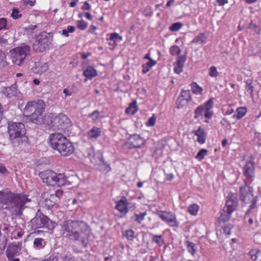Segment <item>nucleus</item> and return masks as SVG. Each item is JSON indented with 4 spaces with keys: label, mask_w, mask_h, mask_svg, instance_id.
I'll return each mask as SVG.
<instances>
[{
    "label": "nucleus",
    "mask_w": 261,
    "mask_h": 261,
    "mask_svg": "<svg viewBox=\"0 0 261 261\" xmlns=\"http://www.w3.org/2000/svg\"><path fill=\"white\" fill-rule=\"evenodd\" d=\"M30 201L25 194L14 193L8 189L0 191L1 208L8 211L12 216H21L25 203Z\"/></svg>",
    "instance_id": "nucleus-1"
},
{
    "label": "nucleus",
    "mask_w": 261,
    "mask_h": 261,
    "mask_svg": "<svg viewBox=\"0 0 261 261\" xmlns=\"http://www.w3.org/2000/svg\"><path fill=\"white\" fill-rule=\"evenodd\" d=\"M61 225L64 237H68L70 240L81 241L84 247L87 246L89 227L86 223L82 221L68 220L64 221Z\"/></svg>",
    "instance_id": "nucleus-2"
},
{
    "label": "nucleus",
    "mask_w": 261,
    "mask_h": 261,
    "mask_svg": "<svg viewBox=\"0 0 261 261\" xmlns=\"http://www.w3.org/2000/svg\"><path fill=\"white\" fill-rule=\"evenodd\" d=\"M45 104L43 100L28 102L24 109V113L32 122L40 125L44 122L43 112Z\"/></svg>",
    "instance_id": "nucleus-3"
},
{
    "label": "nucleus",
    "mask_w": 261,
    "mask_h": 261,
    "mask_svg": "<svg viewBox=\"0 0 261 261\" xmlns=\"http://www.w3.org/2000/svg\"><path fill=\"white\" fill-rule=\"evenodd\" d=\"M39 175L43 182L48 185L62 187L66 185L67 182L64 174H57L54 171L49 170L40 172Z\"/></svg>",
    "instance_id": "nucleus-4"
},
{
    "label": "nucleus",
    "mask_w": 261,
    "mask_h": 261,
    "mask_svg": "<svg viewBox=\"0 0 261 261\" xmlns=\"http://www.w3.org/2000/svg\"><path fill=\"white\" fill-rule=\"evenodd\" d=\"M214 99L210 98L207 101L200 105L194 110V118L195 119H202L203 116L207 119H211L213 114Z\"/></svg>",
    "instance_id": "nucleus-5"
},
{
    "label": "nucleus",
    "mask_w": 261,
    "mask_h": 261,
    "mask_svg": "<svg viewBox=\"0 0 261 261\" xmlns=\"http://www.w3.org/2000/svg\"><path fill=\"white\" fill-rule=\"evenodd\" d=\"M8 133L13 144L19 143L20 140L25 134L24 124L21 122L9 124Z\"/></svg>",
    "instance_id": "nucleus-6"
},
{
    "label": "nucleus",
    "mask_w": 261,
    "mask_h": 261,
    "mask_svg": "<svg viewBox=\"0 0 261 261\" xmlns=\"http://www.w3.org/2000/svg\"><path fill=\"white\" fill-rule=\"evenodd\" d=\"M30 52V47L28 45H23L14 48L12 53L13 62L16 65H22L26 57L29 55Z\"/></svg>",
    "instance_id": "nucleus-7"
},
{
    "label": "nucleus",
    "mask_w": 261,
    "mask_h": 261,
    "mask_svg": "<svg viewBox=\"0 0 261 261\" xmlns=\"http://www.w3.org/2000/svg\"><path fill=\"white\" fill-rule=\"evenodd\" d=\"M51 39L46 32H42L36 37L33 44V49L36 52L42 53L48 48L51 44Z\"/></svg>",
    "instance_id": "nucleus-8"
},
{
    "label": "nucleus",
    "mask_w": 261,
    "mask_h": 261,
    "mask_svg": "<svg viewBox=\"0 0 261 261\" xmlns=\"http://www.w3.org/2000/svg\"><path fill=\"white\" fill-rule=\"evenodd\" d=\"M240 199L245 204L251 203L250 209L254 208L256 205V201L253 197L252 188L245 185L240 187Z\"/></svg>",
    "instance_id": "nucleus-9"
},
{
    "label": "nucleus",
    "mask_w": 261,
    "mask_h": 261,
    "mask_svg": "<svg viewBox=\"0 0 261 261\" xmlns=\"http://www.w3.org/2000/svg\"><path fill=\"white\" fill-rule=\"evenodd\" d=\"M31 222L35 228H45L52 230L56 226L55 222L43 214L37 215L31 220Z\"/></svg>",
    "instance_id": "nucleus-10"
},
{
    "label": "nucleus",
    "mask_w": 261,
    "mask_h": 261,
    "mask_svg": "<svg viewBox=\"0 0 261 261\" xmlns=\"http://www.w3.org/2000/svg\"><path fill=\"white\" fill-rule=\"evenodd\" d=\"M51 127L55 129L64 130L69 128L71 125L70 119L65 114L60 113L53 118L51 121Z\"/></svg>",
    "instance_id": "nucleus-11"
},
{
    "label": "nucleus",
    "mask_w": 261,
    "mask_h": 261,
    "mask_svg": "<svg viewBox=\"0 0 261 261\" xmlns=\"http://www.w3.org/2000/svg\"><path fill=\"white\" fill-rule=\"evenodd\" d=\"M156 214L169 226L171 227H178L179 223L177 220L176 215L174 213L166 211H157Z\"/></svg>",
    "instance_id": "nucleus-12"
},
{
    "label": "nucleus",
    "mask_w": 261,
    "mask_h": 261,
    "mask_svg": "<svg viewBox=\"0 0 261 261\" xmlns=\"http://www.w3.org/2000/svg\"><path fill=\"white\" fill-rule=\"evenodd\" d=\"M83 154L85 158H88L95 166L99 164L103 160L101 152L100 151L95 152L92 147L83 149Z\"/></svg>",
    "instance_id": "nucleus-13"
},
{
    "label": "nucleus",
    "mask_w": 261,
    "mask_h": 261,
    "mask_svg": "<svg viewBox=\"0 0 261 261\" xmlns=\"http://www.w3.org/2000/svg\"><path fill=\"white\" fill-rule=\"evenodd\" d=\"M68 139L61 133H54L50 135L49 143L51 147L59 151L63 145Z\"/></svg>",
    "instance_id": "nucleus-14"
},
{
    "label": "nucleus",
    "mask_w": 261,
    "mask_h": 261,
    "mask_svg": "<svg viewBox=\"0 0 261 261\" xmlns=\"http://www.w3.org/2000/svg\"><path fill=\"white\" fill-rule=\"evenodd\" d=\"M249 159L250 160L246 162L243 167V173L247 179L253 180L255 177V159L253 155H251Z\"/></svg>",
    "instance_id": "nucleus-15"
},
{
    "label": "nucleus",
    "mask_w": 261,
    "mask_h": 261,
    "mask_svg": "<svg viewBox=\"0 0 261 261\" xmlns=\"http://www.w3.org/2000/svg\"><path fill=\"white\" fill-rule=\"evenodd\" d=\"M192 100L191 92L189 90L182 89L180 91L176 103L178 109L183 108Z\"/></svg>",
    "instance_id": "nucleus-16"
},
{
    "label": "nucleus",
    "mask_w": 261,
    "mask_h": 261,
    "mask_svg": "<svg viewBox=\"0 0 261 261\" xmlns=\"http://www.w3.org/2000/svg\"><path fill=\"white\" fill-rule=\"evenodd\" d=\"M238 199L237 197L232 194H229L226 197L225 205L223 208L224 211L228 214H232L237 208Z\"/></svg>",
    "instance_id": "nucleus-17"
},
{
    "label": "nucleus",
    "mask_w": 261,
    "mask_h": 261,
    "mask_svg": "<svg viewBox=\"0 0 261 261\" xmlns=\"http://www.w3.org/2000/svg\"><path fill=\"white\" fill-rule=\"evenodd\" d=\"M40 202L42 205L49 209L57 202V198L56 196H53L50 192H45L41 195Z\"/></svg>",
    "instance_id": "nucleus-18"
},
{
    "label": "nucleus",
    "mask_w": 261,
    "mask_h": 261,
    "mask_svg": "<svg viewBox=\"0 0 261 261\" xmlns=\"http://www.w3.org/2000/svg\"><path fill=\"white\" fill-rule=\"evenodd\" d=\"M1 92L8 98L18 96L20 93L17 89V85L16 82L11 86L2 87Z\"/></svg>",
    "instance_id": "nucleus-19"
},
{
    "label": "nucleus",
    "mask_w": 261,
    "mask_h": 261,
    "mask_svg": "<svg viewBox=\"0 0 261 261\" xmlns=\"http://www.w3.org/2000/svg\"><path fill=\"white\" fill-rule=\"evenodd\" d=\"M21 244V242H19L17 244H11L9 245L6 250L7 257L17 256L19 255Z\"/></svg>",
    "instance_id": "nucleus-20"
},
{
    "label": "nucleus",
    "mask_w": 261,
    "mask_h": 261,
    "mask_svg": "<svg viewBox=\"0 0 261 261\" xmlns=\"http://www.w3.org/2000/svg\"><path fill=\"white\" fill-rule=\"evenodd\" d=\"M74 150V147L72 143L67 140L59 152L63 156H68L71 154Z\"/></svg>",
    "instance_id": "nucleus-21"
},
{
    "label": "nucleus",
    "mask_w": 261,
    "mask_h": 261,
    "mask_svg": "<svg viewBox=\"0 0 261 261\" xmlns=\"http://www.w3.org/2000/svg\"><path fill=\"white\" fill-rule=\"evenodd\" d=\"M185 56H178L174 64V71L175 73L179 74L183 70V67L186 60Z\"/></svg>",
    "instance_id": "nucleus-22"
},
{
    "label": "nucleus",
    "mask_w": 261,
    "mask_h": 261,
    "mask_svg": "<svg viewBox=\"0 0 261 261\" xmlns=\"http://www.w3.org/2000/svg\"><path fill=\"white\" fill-rule=\"evenodd\" d=\"M193 134L197 137V141L200 144H203L205 142L206 133L201 127H198L197 130L193 131Z\"/></svg>",
    "instance_id": "nucleus-23"
},
{
    "label": "nucleus",
    "mask_w": 261,
    "mask_h": 261,
    "mask_svg": "<svg viewBox=\"0 0 261 261\" xmlns=\"http://www.w3.org/2000/svg\"><path fill=\"white\" fill-rule=\"evenodd\" d=\"M127 200L125 197H122L116 203L115 208L122 214L125 215L128 212Z\"/></svg>",
    "instance_id": "nucleus-24"
},
{
    "label": "nucleus",
    "mask_w": 261,
    "mask_h": 261,
    "mask_svg": "<svg viewBox=\"0 0 261 261\" xmlns=\"http://www.w3.org/2000/svg\"><path fill=\"white\" fill-rule=\"evenodd\" d=\"M220 215L217 218L218 226H221L224 224L226 222H228L231 218V214H228L227 212L224 211V210L220 212Z\"/></svg>",
    "instance_id": "nucleus-25"
},
{
    "label": "nucleus",
    "mask_w": 261,
    "mask_h": 261,
    "mask_svg": "<svg viewBox=\"0 0 261 261\" xmlns=\"http://www.w3.org/2000/svg\"><path fill=\"white\" fill-rule=\"evenodd\" d=\"M145 143V141L140 136L132 135V147L139 148Z\"/></svg>",
    "instance_id": "nucleus-26"
},
{
    "label": "nucleus",
    "mask_w": 261,
    "mask_h": 261,
    "mask_svg": "<svg viewBox=\"0 0 261 261\" xmlns=\"http://www.w3.org/2000/svg\"><path fill=\"white\" fill-rule=\"evenodd\" d=\"M84 75L88 79L91 80L93 77L97 75L96 70L92 66H88L86 69L84 71Z\"/></svg>",
    "instance_id": "nucleus-27"
},
{
    "label": "nucleus",
    "mask_w": 261,
    "mask_h": 261,
    "mask_svg": "<svg viewBox=\"0 0 261 261\" xmlns=\"http://www.w3.org/2000/svg\"><path fill=\"white\" fill-rule=\"evenodd\" d=\"M101 135L100 128L93 127L88 133V138L90 139H96Z\"/></svg>",
    "instance_id": "nucleus-28"
},
{
    "label": "nucleus",
    "mask_w": 261,
    "mask_h": 261,
    "mask_svg": "<svg viewBox=\"0 0 261 261\" xmlns=\"http://www.w3.org/2000/svg\"><path fill=\"white\" fill-rule=\"evenodd\" d=\"M190 87L192 93L196 95H202L203 89L196 82H193L190 84Z\"/></svg>",
    "instance_id": "nucleus-29"
},
{
    "label": "nucleus",
    "mask_w": 261,
    "mask_h": 261,
    "mask_svg": "<svg viewBox=\"0 0 261 261\" xmlns=\"http://www.w3.org/2000/svg\"><path fill=\"white\" fill-rule=\"evenodd\" d=\"M157 63V62L154 60H150V61H148L145 64H143L142 66V72L143 73H146L148 72L150 69L154 66H155Z\"/></svg>",
    "instance_id": "nucleus-30"
},
{
    "label": "nucleus",
    "mask_w": 261,
    "mask_h": 261,
    "mask_svg": "<svg viewBox=\"0 0 261 261\" xmlns=\"http://www.w3.org/2000/svg\"><path fill=\"white\" fill-rule=\"evenodd\" d=\"M207 37L205 33H200L196 37L194 38V39L192 41V43H201V44H205L206 42Z\"/></svg>",
    "instance_id": "nucleus-31"
},
{
    "label": "nucleus",
    "mask_w": 261,
    "mask_h": 261,
    "mask_svg": "<svg viewBox=\"0 0 261 261\" xmlns=\"http://www.w3.org/2000/svg\"><path fill=\"white\" fill-rule=\"evenodd\" d=\"M35 66L37 69L36 72H38L40 74L45 72L48 69V66L45 63L36 62Z\"/></svg>",
    "instance_id": "nucleus-32"
},
{
    "label": "nucleus",
    "mask_w": 261,
    "mask_h": 261,
    "mask_svg": "<svg viewBox=\"0 0 261 261\" xmlns=\"http://www.w3.org/2000/svg\"><path fill=\"white\" fill-rule=\"evenodd\" d=\"M231 228L230 227L229 225H225L223 226H222L221 229H220L217 231V234L218 236L220 233V236L225 234L226 236H228L231 233Z\"/></svg>",
    "instance_id": "nucleus-33"
},
{
    "label": "nucleus",
    "mask_w": 261,
    "mask_h": 261,
    "mask_svg": "<svg viewBox=\"0 0 261 261\" xmlns=\"http://www.w3.org/2000/svg\"><path fill=\"white\" fill-rule=\"evenodd\" d=\"M188 252L193 256H194L196 252V245L191 242L187 241L185 242Z\"/></svg>",
    "instance_id": "nucleus-34"
},
{
    "label": "nucleus",
    "mask_w": 261,
    "mask_h": 261,
    "mask_svg": "<svg viewBox=\"0 0 261 261\" xmlns=\"http://www.w3.org/2000/svg\"><path fill=\"white\" fill-rule=\"evenodd\" d=\"M97 168L101 172L107 173L111 170L109 165L107 164L103 160L98 164Z\"/></svg>",
    "instance_id": "nucleus-35"
},
{
    "label": "nucleus",
    "mask_w": 261,
    "mask_h": 261,
    "mask_svg": "<svg viewBox=\"0 0 261 261\" xmlns=\"http://www.w3.org/2000/svg\"><path fill=\"white\" fill-rule=\"evenodd\" d=\"M199 210V206L196 203L190 204L188 207V212L193 216H196Z\"/></svg>",
    "instance_id": "nucleus-36"
},
{
    "label": "nucleus",
    "mask_w": 261,
    "mask_h": 261,
    "mask_svg": "<svg viewBox=\"0 0 261 261\" xmlns=\"http://www.w3.org/2000/svg\"><path fill=\"white\" fill-rule=\"evenodd\" d=\"M259 252V250L257 248H253L251 249L249 252V255L250 259L253 261L256 260L258 258Z\"/></svg>",
    "instance_id": "nucleus-37"
},
{
    "label": "nucleus",
    "mask_w": 261,
    "mask_h": 261,
    "mask_svg": "<svg viewBox=\"0 0 261 261\" xmlns=\"http://www.w3.org/2000/svg\"><path fill=\"white\" fill-rule=\"evenodd\" d=\"M146 215V212L140 213L139 214H135L133 218L136 222L140 224L144 220Z\"/></svg>",
    "instance_id": "nucleus-38"
},
{
    "label": "nucleus",
    "mask_w": 261,
    "mask_h": 261,
    "mask_svg": "<svg viewBox=\"0 0 261 261\" xmlns=\"http://www.w3.org/2000/svg\"><path fill=\"white\" fill-rule=\"evenodd\" d=\"M237 118L241 119L247 113V109L245 107H239L237 109Z\"/></svg>",
    "instance_id": "nucleus-39"
},
{
    "label": "nucleus",
    "mask_w": 261,
    "mask_h": 261,
    "mask_svg": "<svg viewBox=\"0 0 261 261\" xmlns=\"http://www.w3.org/2000/svg\"><path fill=\"white\" fill-rule=\"evenodd\" d=\"M207 153L208 150L206 149H201L195 156V158L199 161H201L207 155Z\"/></svg>",
    "instance_id": "nucleus-40"
},
{
    "label": "nucleus",
    "mask_w": 261,
    "mask_h": 261,
    "mask_svg": "<svg viewBox=\"0 0 261 261\" xmlns=\"http://www.w3.org/2000/svg\"><path fill=\"white\" fill-rule=\"evenodd\" d=\"M45 244V242L42 238H36L34 241V245L38 249L42 248Z\"/></svg>",
    "instance_id": "nucleus-41"
},
{
    "label": "nucleus",
    "mask_w": 261,
    "mask_h": 261,
    "mask_svg": "<svg viewBox=\"0 0 261 261\" xmlns=\"http://www.w3.org/2000/svg\"><path fill=\"white\" fill-rule=\"evenodd\" d=\"M153 241L159 246H161L164 244L163 237L161 235H152Z\"/></svg>",
    "instance_id": "nucleus-42"
},
{
    "label": "nucleus",
    "mask_w": 261,
    "mask_h": 261,
    "mask_svg": "<svg viewBox=\"0 0 261 261\" xmlns=\"http://www.w3.org/2000/svg\"><path fill=\"white\" fill-rule=\"evenodd\" d=\"M169 51L172 56H179L180 54L181 49L177 45H173L170 48Z\"/></svg>",
    "instance_id": "nucleus-43"
},
{
    "label": "nucleus",
    "mask_w": 261,
    "mask_h": 261,
    "mask_svg": "<svg viewBox=\"0 0 261 261\" xmlns=\"http://www.w3.org/2000/svg\"><path fill=\"white\" fill-rule=\"evenodd\" d=\"M208 74L211 77H217L219 75V72L217 68L214 66H212L209 68Z\"/></svg>",
    "instance_id": "nucleus-44"
},
{
    "label": "nucleus",
    "mask_w": 261,
    "mask_h": 261,
    "mask_svg": "<svg viewBox=\"0 0 261 261\" xmlns=\"http://www.w3.org/2000/svg\"><path fill=\"white\" fill-rule=\"evenodd\" d=\"M75 31V28L74 26H68L67 29H64L62 31V34L65 36H69V33H73Z\"/></svg>",
    "instance_id": "nucleus-45"
},
{
    "label": "nucleus",
    "mask_w": 261,
    "mask_h": 261,
    "mask_svg": "<svg viewBox=\"0 0 261 261\" xmlns=\"http://www.w3.org/2000/svg\"><path fill=\"white\" fill-rule=\"evenodd\" d=\"M182 27V24L180 22H175L171 24L169 29L172 32H176L179 31Z\"/></svg>",
    "instance_id": "nucleus-46"
},
{
    "label": "nucleus",
    "mask_w": 261,
    "mask_h": 261,
    "mask_svg": "<svg viewBox=\"0 0 261 261\" xmlns=\"http://www.w3.org/2000/svg\"><path fill=\"white\" fill-rule=\"evenodd\" d=\"M101 113L97 110H96L92 113L88 115V117L91 118L93 120H97L102 117V116L100 115Z\"/></svg>",
    "instance_id": "nucleus-47"
},
{
    "label": "nucleus",
    "mask_w": 261,
    "mask_h": 261,
    "mask_svg": "<svg viewBox=\"0 0 261 261\" xmlns=\"http://www.w3.org/2000/svg\"><path fill=\"white\" fill-rule=\"evenodd\" d=\"M222 110L224 115H230L234 112L233 109L230 107V105L224 107Z\"/></svg>",
    "instance_id": "nucleus-48"
},
{
    "label": "nucleus",
    "mask_w": 261,
    "mask_h": 261,
    "mask_svg": "<svg viewBox=\"0 0 261 261\" xmlns=\"http://www.w3.org/2000/svg\"><path fill=\"white\" fill-rule=\"evenodd\" d=\"M156 116L155 114H153L152 116L150 117L146 123V125L147 126H153L155 125L156 122Z\"/></svg>",
    "instance_id": "nucleus-49"
},
{
    "label": "nucleus",
    "mask_w": 261,
    "mask_h": 261,
    "mask_svg": "<svg viewBox=\"0 0 261 261\" xmlns=\"http://www.w3.org/2000/svg\"><path fill=\"white\" fill-rule=\"evenodd\" d=\"M121 40L122 37L119 36V35L117 33H114L111 34L110 41H113L114 43H115L116 42H118Z\"/></svg>",
    "instance_id": "nucleus-50"
},
{
    "label": "nucleus",
    "mask_w": 261,
    "mask_h": 261,
    "mask_svg": "<svg viewBox=\"0 0 261 261\" xmlns=\"http://www.w3.org/2000/svg\"><path fill=\"white\" fill-rule=\"evenodd\" d=\"M87 23L83 20L77 22V27L81 30H85L87 27Z\"/></svg>",
    "instance_id": "nucleus-51"
},
{
    "label": "nucleus",
    "mask_w": 261,
    "mask_h": 261,
    "mask_svg": "<svg viewBox=\"0 0 261 261\" xmlns=\"http://www.w3.org/2000/svg\"><path fill=\"white\" fill-rule=\"evenodd\" d=\"M21 16V14H20L19 10L18 9L14 8L11 14V17H12L13 18L16 19Z\"/></svg>",
    "instance_id": "nucleus-52"
},
{
    "label": "nucleus",
    "mask_w": 261,
    "mask_h": 261,
    "mask_svg": "<svg viewBox=\"0 0 261 261\" xmlns=\"http://www.w3.org/2000/svg\"><path fill=\"white\" fill-rule=\"evenodd\" d=\"M7 27V20L5 18H0V31Z\"/></svg>",
    "instance_id": "nucleus-53"
},
{
    "label": "nucleus",
    "mask_w": 261,
    "mask_h": 261,
    "mask_svg": "<svg viewBox=\"0 0 261 261\" xmlns=\"http://www.w3.org/2000/svg\"><path fill=\"white\" fill-rule=\"evenodd\" d=\"M132 109H133L132 111V115L134 114L138 111L139 109L137 106L136 100H134L132 102Z\"/></svg>",
    "instance_id": "nucleus-54"
},
{
    "label": "nucleus",
    "mask_w": 261,
    "mask_h": 261,
    "mask_svg": "<svg viewBox=\"0 0 261 261\" xmlns=\"http://www.w3.org/2000/svg\"><path fill=\"white\" fill-rule=\"evenodd\" d=\"M62 194H63V191L62 190H58L55 192V193H51V195L53 196H56V197L57 198V201L58 202L59 200L60 197L62 195Z\"/></svg>",
    "instance_id": "nucleus-55"
},
{
    "label": "nucleus",
    "mask_w": 261,
    "mask_h": 261,
    "mask_svg": "<svg viewBox=\"0 0 261 261\" xmlns=\"http://www.w3.org/2000/svg\"><path fill=\"white\" fill-rule=\"evenodd\" d=\"M0 173L2 174L8 173V170L6 167L1 163H0Z\"/></svg>",
    "instance_id": "nucleus-56"
},
{
    "label": "nucleus",
    "mask_w": 261,
    "mask_h": 261,
    "mask_svg": "<svg viewBox=\"0 0 261 261\" xmlns=\"http://www.w3.org/2000/svg\"><path fill=\"white\" fill-rule=\"evenodd\" d=\"M219 6H222L228 3V0H216Z\"/></svg>",
    "instance_id": "nucleus-57"
},
{
    "label": "nucleus",
    "mask_w": 261,
    "mask_h": 261,
    "mask_svg": "<svg viewBox=\"0 0 261 261\" xmlns=\"http://www.w3.org/2000/svg\"><path fill=\"white\" fill-rule=\"evenodd\" d=\"M174 177V176L172 173L166 174V178L168 181H172Z\"/></svg>",
    "instance_id": "nucleus-58"
},
{
    "label": "nucleus",
    "mask_w": 261,
    "mask_h": 261,
    "mask_svg": "<svg viewBox=\"0 0 261 261\" xmlns=\"http://www.w3.org/2000/svg\"><path fill=\"white\" fill-rule=\"evenodd\" d=\"M90 8V4L87 2H85L84 5L82 6V9L83 10H89Z\"/></svg>",
    "instance_id": "nucleus-59"
},
{
    "label": "nucleus",
    "mask_w": 261,
    "mask_h": 261,
    "mask_svg": "<svg viewBox=\"0 0 261 261\" xmlns=\"http://www.w3.org/2000/svg\"><path fill=\"white\" fill-rule=\"evenodd\" d=\"M3 56H2V58L1 59L2 60L1 61V64H0V67H4L6 66L7 65V63H6V62L4 60V58H5L6 57H5V54H3Z\"/></svg>",
    "instance_id": "nucleus-60"
},
{
    "label": "nucleus",
    "mask_w": 261,
    "mask_h": 261,
    "mask_svg": "<svg viewBox=\"0 0 261 261\" xmlns=\"http://www.w3.org/2000/svg\"><path fill=\"white\" fill-rule=\"evenodd\" d=\"M130 232V230H126L124 232H123V235L124 237L126 238L127 240H129V233Z\"/></svg>",
    "instance_id": "nucleus-61"
},
{
    "label": "nucleus",
    "mask_w": 261,
    "mask_h": 261,
    "mask_svg": "<svg viewBox=\"0 0 261 261\" xmlns=\"http://www.w3.org/2000/svg\"><path fill=\"white\" fill-rule=\"evenodd\" d=\"M62 261H75L74 258L70 257L67 256L63 257Z\"/></svg>",
    "instance_id": "nucleus-62"
},
{
    "label": "nucleus",
    "mask_w": 261,
    "mask_h": 261,
    "mask_svg": "<svg viewBox=\"0 0 261 261\" xmlns=\"http://www.w3.org/2000/svg\"><path fill=\"white\" fill-rule=\"evenodd\" d=\"M114 260V256L113 255L106 256L105 257V261H113Z\"/></svg>",
    "instance_id": "nucleus-63"
},
{
    "label": "nucleus",
    "mask_w": 261,
    "mask_h": 261,
    "mask_svg": "<svg viewBox=\"0 0 261 261\" xmlns=\"http://www.w3.org/2000/svg\"><path fill=\"white\" fill-rule=\"evenodd\" d=\"M16 256L7 257L8 261H20L18 258H16Z\"/></svg>",
    "instance_id": "nucleus-64"
}]
</instances>
